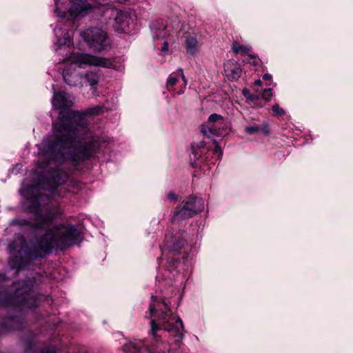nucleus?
Returning <instances> with one entry per match:
<instances>
[{
	"mask_svg": "<svg viewBox=\"0 0 353 353\" xmlns=\"http://www.w3.org/2000/svg\"><path fill=\"white\" fill-rule=\"evenodd\" d=\"M101 111L95 106L85 112L68 110L59 112L58 122L52 125V137L43 139L40 151L43 156L59 163L69 161L73 166L94 157L101 150V141L86 130L85 115H97Z\"/></svg>",
	"mask_w": 353,
	"mask_h": 353,
	"instance_id": "obj_1",
	"label": "nucleus"
},
{
	"mask_svg": "<svg viewBox=\"0 0 353 353\" xmlns=\"http://www.w3.org/2000/svg\"><path fill=\"white\" fill-rule=\"evenodd\" d=\"M28 211L34 214V223L26 219H14L12 223L30 226L33 230L43 231L28 251L32 259L44 258L53 250L63 251L82 241L83 234L78 225L55 223L57 220H63L65 216V210L61 205L41 208L39 202L34 200L28 206Z\"/></svg>",
	"mask_w": 353,
	"mask_h": 353,
	"instance_id": "obj_2",
	"label": "nucleus"
},
{
	"mask_svg": "<svg viewBox=\"0 0 353 353\" xmlns=\"http://www.w3.org/2000/svg\"><path fill=\"white\" fill-rule=\"evenodd\" d=\"M161 305H163L164 310L161 307L159 309V319L162 321L163 330L168 332H172L181 339L183 338L184 327L181 318L177 317L175 323H170V320L172 316V311L168 303L165 299H161Z\"/></svg>",
	"mask_w": 353,
	"mask_h": 353,
	"instance_id": "obj_3",
	"label": "nucleus"
},
{
	"mask_svg": "<svg viewBox=\"0 0 353 353\" xmlns=\"http://www.w3.org/2000/svg\"><path fill=\"white\" fill-rule=\"evenodd\" d=\"M81 35L90 48L97 52H102L109 45L107 41V34L101 28L87 29L82 32Z\"/></svg>",
	"mask_w": 353,
	"mask_h": 353,
	"instance_id": "obj_4",
	"label": "nucleus"
},
{
	"mask_svg": "<svg viewBox=\"0 0 353 353\" xmlns=\"http://www.w3.org/2000/svg\"><path fill=\"white\" fill-rule=\"evenodd\" d=\"M72 62L79 68L85 66H97L105 68L113 67V62L110 59L101 57L87 53H77L72 57Z\"/></svg>",
	"mask_w": 353,
	"mask_h": 353,
	"instance_id": "obj_5",
	"label": "nucleus"
},
{
	"mask_svg": "<svg viewBox=\"0 0 353 353\" xmlns=\"http://www.w3.org/2000/svg\"><path fill=\"white\" fill-rule=\"evenodd\" d=\"M66 181L67 176L61 168H56L50 172L49 176L46 178V184L50 190H54L65 183Z\"/></svg>",
	"mask_w": 353,
	"mask_h": 353,
	"instance_id": "obj_6",
	"label": "nucleus"
},
{
	"mask_svg": "<svg viewBox=\"0 0 353 353\" xmlns=\"http://www.w3.org/2000/svg\"><path fill=\"white\" fill-rule=\"evenodd\" d=\"M195 210L192 209H189L188 204H185L184 201H183L181 204L175 208L171 218V221L174 223L192 218L194 216L193 212Z\"/></svg>",
	"mask_w": 353,
	"mask_h": 353,
	"instance_id": "obj_7",
	"label": "nucleus"
},
{
	"mask_svg": "<svg viewBox=\"0 0 353 353\" xmlns=\"http://www.w3.org/2000/svg\"><path fill=\"white\" fill-rule=\"evenodd\" d=\"M94 7L88 1L77 0L72 2L70 12L73 16L84 15L92 12Z\"/></svg>",
	"mask_w": 353,
	"mask_h": 353,
	"instance_id": "obj_8",
	"label": "nucleus"
},
{
	"mask_svg": "<svg viewBox=\"0 0 353 353\" xmlns=\"http://www.w3.org/2000/svg\"><path fill=\"white\" fill-rule=\"evenodd\" d=\"M224 72L228 80L236 81L240 78L242 70L238 62L232 59L225 63Z\"/></svg>",
	"mask_w": 353,
	"mask_h": 353,
	"instance_id": "obj_9",
	"label": "nucleus"
},
{
	"mask_svg": "<svg viewBox=\"0 0 353 353\" xmlns=\"http://www.w3.org/2000/svg\"><path fill=\"white\" fill-rule=\"evenodd\" d=\"M72 102L68 101L67 98V94L65 92H57L54 93L52 98V105L57 110H61L63 111L65 114L69 110V108L71 106Z\"/></svg>",
	"mask_w": 353,
	"mask_h": 353,
	"instance_id": "obj_10",
	"label": "nucleus"
},
{
	"mask_svg": "<svg viewBox=\"0 0 353 353\" xmlns=\"http://www.w3.org/2000/svg\"><path fill=\"white\" fill-rule=\"evenodd\" d=\"M165 241L167 246L175 254H181L182 249L187 244L186 240L183 237L181 238L180 236L174 237L172 234H165Z\"/></svg>",
	"mask_w": 353,
	"mask_h": 353,
	"instance_id": "obj_11",
	"label": "nucleus"
},
{
	"mask_svg": "<svg viewBox=\"0 0 353 353\" xmlns=\"http://www.w3.org/2000/svg\"><path fill=\"white\" fill-rule=\"evenodd\" d=\"M62 74L64 81L70 86H77L81 83V74H79L69 68H65Z\"/></svg>",
	"mask_w": 353,
	"mask_h": 353,
	"instance_id": "obj_12",
	"label": "nucleus"
},
{
	"mask_svg": "<svg viewBox=\"0 0 353 353\" xmlns=\"http://www.w3.org/2000/svg\"><path fill=\"white\" fill-rule=\"evenodd\" d=\"M185 204H188L189 209L195 210L193 215H196L204 209V201L202 198L198 196H189L184 200Z\"/></svg>",
	"mask_w": 353,
	"mask_h": 353,
	"instance_id": "obj_13",
	"label": "nucleus"
},
{
	"mask_svg": "<svg viewBox=\"0 0 353 353\" xmlns=\"http://www.w3.org/2000/svg\"><path fill=\"white\" fill-rule=\"evenodd\" d=\"M127 15L121 10H117V15L114 18L113 27L117 32H123L126 24Z\"/></svg>",
	"mask_w": 353,
	"mask_h": 353,
	"instance_id": "obj_14",
	"label": "nucleus"
},
{
	"mask_svg": "<svg viewBox=\"0 0 353 353\" xmlns=\"http://www.w3.org/2000/svg\"><path fill=\"white\" fill-rule=\"evenodd\" d=\"M81 79H85L88 85L94 88L99 84V74L93 71H88L84 74H81Z\"/></svg>",
	"mask_w": 353,
	"mask_h": 353,
	"instance_id": "obj_15",
	"label": "nucleus"
},
{
	"mask_svg": "<svg viewBox=\"0 0 353 353\" xmlns=\"http://www.w3.org/2000/svg\"><path fill=\"white\" fill-rule=\"evenodd\" d=\"M185 48L188 53L194 55L198 51L197 39L193 37H188L185 39Z\"/></svg>",
	"mask_w": 353,
	"mask_h": 353,
	"instance_id": "obj_16",
	"label": "nucleus"
},
{
	"mask_svg": "<svg viewBox=\"0 0 353 353\" xmlns=\"http://www.w3.org/2000/svg\"><path fill=\"white\" fill-rule=\"evenodd\" d=\"M232 48L233 52L235 54L240 53L242 55L248 54V56L250 57H251L254 59H256V56L254 54H248L249 52L250 51V48H248L245 46H243V45H241L236 41L233 42Z\"/></svg>",
	"mask_w": 353,
	"mask_h": 353,
	"instance_id": "obj_17",
	"label": "nucleus"
},
{
	"mask_svg": "<svg viewBox=\"0 0 353 353\" xmlns=\"http://www.w3.org/2000/svg\"><path fill=\"white\" fill-rule=\"evenodd\" d=\"M143 344L142 342H130L123 346V350L126 353H140Z\"/></svg>",
	"mask_w": 353,
	"mask_h": 353,
	"instance_id": "obj_18",
	"label": "nucleus"
},
{
	"mask_svg": "<svg viewBox=\"0 0 353 353\" xmlns=\"http://www.w3.org/2000/svg\"><path fill=\"white\" fill-rule=\"evenodd\" d=\"M6 325L10 326V327L8 329V331L11 330H17L23 328V323L20 319L16 317H10L8 318L6 321Z\"/></svg>",
	"mask_w": 353,
	"mask_h": 353,
	"instance_id": "obj_19",
	"label": "nucleus"
},
{
	"mask_svg": "<svg viewBox=\"0 0 353 353\" xmlns=\"http://www.w3.org/2000/svg\"><path fill=\"white\" fill-rule=\"evenodd\" d=\"M152 302L150 303L149 310H150V316L149 318L152 319V317L154 312H156L157 310H159L160 307V305H161V300L159 301L158 298L155 296H152L151 297Z\"/></svg>",
	"mask_w": 353,
	"mask_h": 353,
	"instance_id": "obj_20",
	"label": "nucleus"
},
{
	"mask_svg": "<svg viewBox=\"0 0 353 353\" xmlns=\"http://www.w3.org/2000/svg\"><path fill=\"white\" fill-rule=\"evenodd\" d=\"M11 268L17 269V271L25 268L29 263V262H25L23 259H21L17 264H15L13 260L9 262Z\"/></svg>",
	"mask_w": 353,
	"mask_h": 353,
	"instance_id": "obj_21",
	"label": "nucleus"
},
{
	"mask_svg": "<svg viewBox=\"0 0 353 353\" xmlns=\"http://www.w3.org/2000/svg\"><path fill=\"white\" fill-rule=\"evenodd\" d=\"M163 329V325L159 326L154 319L150 321V334L154 337H157V332Z\"/></svg>",
	"mask_w": 353,
	"mask_h": 353,
	"instance_id": "obj_22",
	"label": "nucleus"
},
{
	"mask_svg": "<svg viewBox=\"0 0 353 353\" xmlns=\"http://www.w3.org/2000/svg\"><path fill=\"white\" fill-rule=\"evenodd\" d=\"M244 131L248 134H254L261 131V126L258 125L246 126Z\"/></svg>",
	"mask_w": 353,
	"mask_h": 353,
	"instance_id": "obj_23",
	"label": "nucleus"
},
{
	"mask_svg": "<svg viewBox=\"0 0 353 353\" xmlns=\"http://www.w3.org/2000/svg\"><path fill=\"white\" fill-rule=\"evenodd\" d=\"M201 132L204 136L210 137L212 134H215V130L205 125H201Z\"/></svg>",
	"mask_w": 353,
	"mask_h": 353,
	"instance_id": "obj_24",
	"label": "nucleus"
},
{
	"mask_svg": "<svg viewBox=\"0 0 353 353\" xmlns=\"http://www.w3.org/2000/svg\"><path fill=\"white\" fill-rule=\"evenodd\" d=\"M209 123H216L223 121V117L216 113L212 114L209 116L208 119Z\"/></svg>",
	"mask_w": 353,
	"mask_h": 353,
	"instance_id": "obj_25",
	"label": "nucleus"
},
{
	"mask_svg": "<svg viewBox=\"0 0 353 353\" xmlns=\"http://www.w3.org/2000/svg\"><path fill=\"white\" fill-rule=\"evenodd\" d=\"M272 110L274 113H275L276 115L279 117H281L285 114V110L283 108H280L279 105L276 103L272 105Z\"/></svg>",
	"mask_w": 353,
	"mask_h": 353,
	"instance_id": "obj_26",
	"label": "nucleus"
},
{
	"mask_svg": "<svg viewBox=\"0 0 353 353\" xmlns=\"http://www.w3.org/2000/svg\"><path fill=\"white\" fill-rule=\"evenodd\" d=\"M272 96V89H265L262 93V98L266 101H269Z\"/></svg>",
	"mask_w": 353,
	"mask_h": 353,
	"instance_id": "obj_27",
	"label": "nucleus"
},
{
	"mask_svg": "<svg viewBox=\"0 0 353 353\" xmlns=\"http://www.w3.org/2000/svg\"><path fill=\"white\" fill-rule=\"evenodd\" d=\"M242 93L246 99L250 101H254L256 99V97L254 94H251L250 92L247 89H243Z\"/></svg>",
	"mask_w": 353,
	"mask_h": 353,
	"instance_id": "obj_28",
	"label": "nucleus"
},
{
	"mask_svg": "<svg viewBox=\"0 0 353 353\" xmlns=\"http://www.w3.org/2000/svg\"><path fill=\"white\" fill-rule=\"evenodd\" d=\"M176 82H177V78L176 77H173V76L170 75L167 81V86L168 88L173 87L174 85H176Z\"/></svg>",
	"mask_w": 353,
	"mask_h": 353,
	"instance_id": "obj_29",
	"label": "nucleus"
},
{
	"mask_svg": "<svg viewBox=\"0 0 353 353\" xmlns=\"http://www.w3.org/2000/svg\"><path fill=\"white\" fill-rule=\"evenodd\" d=\"M204 145H205V141H201L196 145H195L194 144H192L191 148H192V152L196 153V149L203 148V147H204Z\"/></svg>",
	"mask_w": 353,
	"mask_h": 353,
	"instance_id": "obj_30",
	"label": "nucleus"
},
{
	"mask_svg": "<svg viewBox=\"0 0 353 353\" xmlns=\"http://www.w3.org/2000/svg\"><path fill=\"white\" fill-rule=\"evenodd\" d=\"M261 131L263 132V133L265 134V135H268L270 134V130H269V126H268V123H263L262 125V126L261 127Z\"/></svg>",
	"mask_w": 353,
	"mask_h": 353,
	"instance_id": "obj_31",
	"label": "nucleus"
},
{
	"mask_svg": "<svg viewBox=\"0 0 353 353\" xmlns=\"http://www.w3.org/2000/svg\"><path fill=\"white\" fill-rule=\"evenodd\" d=\"M168 199L170 201H176L179 199V196L174 192H170L168 194Z\"/></svg>",
	"mask_w": 353,
	"mask_h": 353,
	"instance_id": "obj_32",
	"label": "nucleus"
},
{
	"mask_svg": "<svg viewBox=\"0 0 353 353\" xmlns=\"http://www.w3.org/2000/svg\"><path fill=\"white\" fill-rule=\"evenodd\" d=\"M42 353H57V350L54 346H50L43 349Z\"/></svg>",
	"mask_w": 353,
	"mask_h": 353,
	"instance_id": "obj_33",
	"label": "nucleus"
},
{
	"mask_svg": "<svg viewBox=\"0 0 353 353\" xmlns=\"http://www.w3.org/2000/svg\"><path fill=\"white\" fill-rule=\"evenodd\" d=\"M169 44L167 41H165L163 44V46L161 48L162 52H167L168 50Z\"/></svg>",
	"mask_w": 353,
	"mask_h": 353,
	"instance_id": "obj_34",
	"label": "nucleus"
},
{
	"mask_svg": "<svg viewBox=\"0 0 353 353\" xmlns=\"http://www.w3.org/2000/svg\"><path fill=\"white\" fill-rule=\"evenodd\" d=\"M214 153L222 154L221 148L219 145H216L214 150Z\"/></svg>",
	"mask_w": 353,
	"mask_h": 353,
	"instance_id": "obj_35",
	"label": "nucleus"
},
{
	"mask_svg": "<svg viewBox=\"0 0 353 353\" xmlns=\"http://www.w3.org/2000/svg\"><path fill=\"white\" fill-rule=\"evenodd\" d=\"M179 71L180 72V75L181 76L183 81H184L185 84H187V79L183 74V70L181 68L179 69Z\"/></svg>",
	"mask_w": 353,
	"mask_h": 353,
	"instance_id": "obj_36",
	"label": "nucleus"
},
{
	"mask_svg": "<svg viewBox=\"0 0 353 353\" xmlns=\"http://www.w3.org/2000/svg\"><path fill=\"white\" fill-rule=\"evenodd\" d=\"M263 79L265 81H270L272 79V76L268 73H265L263 75Z\"/></svg>",
	"mask_w": 353,
	"mask_h": 353,
	"instance_id": "obj_37",
	"label": "nucleus"
},
{
	"mask_svg": "<svg viewBox=\"0 0 353 353\" xmlns=\"http://www.w3.org/2000/svg\"><path fill=\"white\" fill-rule=\"evenodd\" d=\"M254 85L257 86H261L262 85V81L260 79H258L254 81Z\"/></svg>",
	"mask_w": 353,
	"mask_h": 353,
	"instance_id": "obj_38",
	"label": "nucleus"
},
{
	"mask_svg": "<svg viewBox=\"0 0 353 353\" xmlns=\"http://www.w3.org/2000/svg\"><path fill=\"white\" fill-rule=\"evenodd\" d=\"M252 64L253 65H254V66H256V65H259V63H258V61H257L254 60V61L252 62Z\"/></svg>",
	"mask_w": 353,
	"mask_h": 353,
	"instance_id": "obj_39",
	"label": "nucleus"
},
{
	"mask_svg": "<svg viewBox=\"0 0 353 353\" xmlns=\"http://www.w3.org/2000/svg\"><path fill=\"white\" fill-rule=\"evenodd\" d=\"M0 330H1V331H6V330H5V329H4V327H3V325H1V326L0 327Z\"/></svg>",
	"mask_w": 353,
	"mask_h": 353,
	"instance_id": "obj_40",
	"label": "nucleus"
},
{
	"mask_svg": "<svg viewBox=\"0 0 353 353\" xmlns=\"http://www.w3.org/2000/svg\"><path fill=\"white\" fill-rule=\"evenodd\" d=\"M8 248H9L10 250H12V244H10Z\"/></svg>",
	"mask_w": 353,
	"mask_h": 353,
	"instance_id": "obj_41",
	"label": "nucleus"
}]
</instances>
